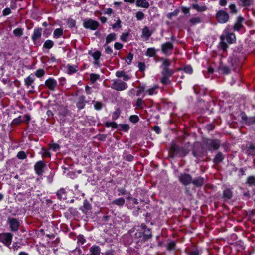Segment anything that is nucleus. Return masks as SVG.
<instances>
[{"label":"nucleus","mask_w":255,"mask_h":255,"mask_svg":"<svg viewBox=\"0 0 255 255\" xmlns=\"http://www.w3.org/2000/svg\"><path fill=\"white\" fill-rule=\"evenodd\" d=\"M224 159V156L223 154L221 152H218L215 158H214L213 161L214 162L217 164L220 162H221Z\"/></svg>","instance_id":"6ab92c4d"},{"label":"nucleus","mask_w":255,"mask_h":255,"mask_svg":"<svg viewBox=\"0 0 255 255\" xmlns=\"http://www.w3.org/2000/svg\"><path fill=\"white\" fill-rule=\"evenodd\" d=\"M115 48L117 50H120L123 47V45L121 43L116 42L114 45Z\"/></svg>","instance_id":"774afa93"},{"label":"nucleus","mask_w":255,"mask_h":255,"mask_svg":"<svg viewBox=\"0 0 255 255\" xmlns=\"http://www.w3.org/2000/svg\"><path fill=\"white\" fill-rule=\"evenodd\" d=\"M67 23L69 27L72 28L75 26L76 22L73 19H68Z\"/></svg>","instance_id":"49530a36"},{"label":"nucleus","mask_w":255,"mask_h":255,"mask_svg":"<svg viewBox=\"0 0 255 255\" xmlns=\"http://www.w3.org/2000/svg\"><path fill=\"white\" fill-rule=\"evenodd\" d=\"M246 183L250 186H255V177L249 176L247 179Z\"/></svg>","instance_id":"393cba45"},{"label":"nucleus","mask_w":255,"mask_h":255,"mask_svg":"<svg viewBox=\"0 0 255 255\" xmlns=\"http://www.w3.org/2000/svg\"><path fill=\"white\" fill-rule=\"evenodd\" d=\"M173 73V72L171 70H169L168 68H164V70L162 72V74L163 76H170Z\"/></svg>","instance_id":"72a5a7b5"},{"label":"nucleus","mask_w":255,"mask_h":255,"mask_svg":"<svg viewBox=\"0 0 255 255\" xmlns=\"http://www.w3.org/2000/svg\"><path fill=\"white\" fill-rule=\"evenodd\" d=\"M246 153L250 155H255V146L253 144L249 143L247 145Z\"/></svg>","instance_id":"4468645a"},{"label":"nucleus","mask_w":255,"mask_h":255,"mask_svg":"<svg viewBox=\"0 0 255 255\" xmlns=\"http://www.w3.org/2000/svg\"><path fill=\"white\" fill-rule=\"evenodd\" d=\"M136 17L137 20H141L144 17V14L141 11H138L136 13Z\"/></svg>","instance_id":"37998d69"},{"label":"nucleus","mask_w":255,"mask_h":255,"mask_svg":"<svg viewBox=\"0 0 255 255\" xmlns=\"http://www.w3.org/2000/svg\"><path fill=\"white\" fill-rule=\"evenodd\" d=\"M130 121L133 123H137L139 120V118L136 115H132L130 117Z\"/></svg>","instance_id":"c03bdc74"},{"label":"nucleus","mask_w":255,"mask_h":255,"mask_svg":"<svg viewBox=\"0 0 255 255\" xmlns=\"http://www.w3.org/2000/svg\"><path fill=\"white\" fill-rule=\"evenodd\" d=\"M45 166V164L42 161L38 162L35 165V170L38 175H40L43 172V168Z\"/></svg>","instance_id":"2eb2a0df"},{"label":"nucleus","mask_w":255,"mask_h":255,"mask_svg":"<svg viewBox=\"0 0 255 255\" xmlns=\"http://www.w3.org/2000/svg\"><path fill=\"white\" fill-rule=\"evenodd\" d=\"M184 71L187 73L191 74L192 73L193 70L190 66H187L184 68Z\"/></svg>","instance_id":"6e6d98bb"},{"label":"nucleus","mask_w":255,"mask_h":255,"mask_svg":"<svg viewBox=\"0 0 255 255\" xmlns=\"http://www.w3.org/2000/svg\"><path fill=\"white\" fill-rule=\"evenodd\" d=\"M217 21L220 23H225L229 19V15L227 12L224 10H220L217 12L216 15Z\"/></svg>","instance_id":"20e7f679"},{"label":"nucleus","mask_w":255,"mask_h":255,"mask_svg":"<svg viewBox=\"0 0 255 255\" xmlns=\"http://www.w3.org/2000/svg\"><path fill=\"white\" fill-rule=\"evenodd\" d=\"M204 179L203 177H199L196 179H192L191 183L196 187H201L204 184Z\"/></svg>","instance_id":"ddd939ff"},{"label":"nucleus","mask_w":255,"mask_h":255,"mask_svg":"<svg viewBox=\"0 0 255 255\" xmlns=\"http://www.w3.org/2000/svg\"><path fill=\"white\" fill-rule=\"evenodd\" d=\"M127 87V84L122 81H115L112 86V88L117 91L124 90Z\"/></svg>","instance_id":"6e6552de"},{"label":"nucleus","mask_w":255,"mask_h":255,"mask_svg":"<svg viewBox=\"0 0 255 255\" xmlns=\"http://www.w3.org/2000/svg\"><path fill=\"white\" fill-rule=\"evenodd\" d=\"M204 144L209 150H217L220 146V142L218 140L206 139L204 140Z\"/></svg>","instance_id":"f03ea898"},{"label":"nucleus","mask_w":255,"mask_h":255,"mask_svg":"<svg viewBox=\"0 0 255 255\" xmlns=\"http://www.w3.org/2000/svg\"><path fill=\"white\" fill-rule=\"evenodd\" d=\"M170 65V62L169 60L166 59L164 61L163 63V66H164V68H168Z\"/></svg>","instance_id":"69168bd1"},{"label":"nucleus","mask_w":255,"mask_h":255,"mask_svg":"<svg viewBox=\"0 0 255 255\" xmlns=\"http://www.w3.org/2000/svg\"><path fill=\"white\" fill-rule=\"evenodd\" d=\"M243 21V18L242 17H238L237 18L236 23L235 24L233 27L235 30L239 31L242 28L243 25L242 22Z\"/></svg>","instance_id":"dca6fc26"},{"label":"nucleus","mask_w":255,"mask_h":255,"mask_svg":"<svg viewBox=\"0 0 255 255\" xmlns=\"http://www.w3.org/2000/svg\"><path fill=\"white\" fill-rule=\"evenodd\" d=\"M155 49L154 48H148L146 51V55L149 57L153 56L155 54Z\"/></svg>","instance_id":"c9c22d12"},{"label":"nucleus","mask_w":255,"mask_h":255,"mask_svg":"<svg viewBox=\"0 0 255 255\" xmlns=\"http://www.w3.org/2000/svg\"><path fill=\"white\" fill-rule=\"evenodd\" d=\"M12 235L11 233H4L0 235V240L6 246L11 243Z\"/></svg>","instance_id":"0eeeda50"},{"label":"nucleus","mask_w":255,"mask_h":255,"mask_svg":"<svg viewBox=\"0 0 255 255\" xmlns=\"http://www.w3.org/2000/svg\"><path fill=\"white\" fill-rule=\"evenodd\" d=\"M102 104L100 102H96L94 105L95 109L99 110H100L102 108Z\"/></svg>","instance_id":"e2e57ef3"},{"label":"nucleus","mask_w":255,"mask_h":255,"mask_svg":"<svg viewBox=\"0 0 255 255\" xmlns=\"http://www.w3.org/2000/svg\"><path fill=\"white\" fill-rule=\"evenodd\" d=\"M120 126L121 128L125 131H128L129 129V127L128 124H121Z\"/></svg>","instance_id":"5fc2aeb1"},{"label":"nucleus","mask_w":255,"mask_h":255,"mask_svg":"<svg viewBox=\"0 0 255 255\" xmlns=\"http://www.w3.org/2000/svg\"><path fill=\"white\" fill-rule=\"evenodd\" d=\"M178 179L180 182L185 186L189 185L192 181V178L189 174H181L178 176Z\"/></svg>","instance_id":"423d86ee"},{"label":"nucleus","mask_w":255,"mask_h":255,"mask_svg":"<svg viewBox=\"0 0 255 255\" xmlns=\"http://www.w3.org/2000/svg\"><path fill=\"white\" fill-rule=\"evenodd\" d=\"M223 197L228 199H231L232 197V192L228 189H226L224 191Z\"/></svg>","instance_id":"cd10ccee"},{"label":"nucleus","mask_w":255,"mask_h":255,"mask_svg":"<svg viewBox=\"0 0 255 255\" xmlns=\"http://www.w3.org/2000/svg\"><path fill=\"white\" fill-rule=\"evenodd\" d=\"M132 58L133 54H132L131 53H129L127 57V62L128 63V64H130L131 63Z\"/></svg>","instance_id":"13d9d810"},{"label":"nucleus","mask_w":255,"mask_h":255,"mask_svg":"<svg viewBox=\"0 0 255 255\" xmlns=\"http://www.w3.org/2000/svg\"><path fill=\"white\" fill-rule=\"evenodd\" d=\"M8 220L11 230L13 231H17L19 227V222L15 218H9Z\"/></svg>","instance_id":"1a4fd4ad"},{"label":"nucleus","mask_w":255,"mask_h":255,"mask_svg":"<svg viewBox=\"0 0 255 255\" xmlns=\"http://www.w3.org/2000/svg\"><path fill=\"white\" fill-rule=\"evenodd\" d=\"M54 36L56 38H58L62 36L63 34V30L61 28H58L54 31Z\"/></svg>","instance_id":"473e14b6"},{"label":"nucleus","mask_w":255,"mask_h":255,"mask_svg":"<svg viewBox=\"0 0 255 255\" xmlns=\"http://www.w3.org/2000/svg\"><path fill=\"white\" fill-rule=\"evenodd\" d=\"M99 23L92 19H86L83 22V26L86 29L96 30L99 26Z\"/></svg>","instance_id":"39448f33"},{"label":"nucleus","mask_w":255,"mask_h":255,"mask_svg":"<svg viewBox=\"0 0 255 255\" xmlns=\"http://www.w3.org/2000/svg\"><path fill=\"white\" fill-rule=\"evenodd\" d=\"M50 148L53 151H55L60 148V146L56 143H53L50 145Z\"/></svg>","instance_id":"de8ad7c7"},{"label":"nucleus","mask_w":255,"mask_h":255,"mask_svg":"<svg viewBox=\"0 0 255 255\" xmlns=\"http://www.w3.org/2000/svg\"><path fill=\"white\" fill-rule=\"evenodd\" d=\"M42 35V29L35 28L34 30L33 34L32 36V39L34 42L38 40Z\"/></svg>","instance_id":"f8f14e48"},{"label":"nucleus","mask_w":255,"mask_h":255,"mask_svg":"<svg viewBox=\"0 0 255 255\" xmlns=\"http://www.w3.org/2000/svg\"><path fill=\"white\" fill-rule=\"evenodd\" d=\"M34 81V79L30 76H28L25 80V84L27 86H30Z\"/></svg>","instance_id":"58836bf2"},{"label":"nucleus","mask_w":255,"mask_h":255,"mask_svg":"<svg viewBox=\"0 0 255 255\" xmlns=\"http://www.w3.org/2000/svg\"><path fill=\"white\" fill-rule=\"evenodd\" d=\"M53 44L54 43L53 41L50 40H47L44 44V47L47 49H50L53 47Z\"/></svg>","instance_id":"f704fd0d"},{"label":"nucleus","mask_w":255,"mask_h":255,"mask_svg":"<svg viewBox=\"0 0 255 255\" xmlns=\"http://www.w3.org/2000/svg\"><path fill=\"white\" fill-rule=\"evenodd\" d=\"M152 32L150 31L148 27L145 26L142 31V37H145L146 40L148 39L149 37L151 35Z\"/></svg>","instance_id":"a211bd4d"},{"label":"nucleus","mask_w":255,"mask_h":255,"mask_svg":"<svg viewBox=\"0 0 255 255\" xmlns=\"http://www.w3.org/2000/svg\"><path fill=\"white\" fill-rule=\"evenodd\" d=\"M42 155L45 157H50L51 156L50 153L44 148H42Z\"/></svg>","instance_id":"8fccbe9b"},{"label":"nucleus","mask_w":255,"mask_h":255,"mask_svg":"<svg viewBox=\"0 0 255 255\" xmlns=\"http://www.w3.org/2000/svg\"><path fill=\"white\" fill-rule=\"evenodd\" d=\"M191 23L193 24H195L197 23H199L200 22V19L199 17H194L191 18L190 20Z\"/></svg>","instance_id":"4d7b16f0"},{"label":"nucleus","mask_w":255,"mask_h":255,"mask_svg":"<svg viewBox=\"0 0 255 255\" xmlns=\"http://www.w3.org/2000/svg\"><path fill=\"white\" fill-rule=\"evenodd\" d=\"M192 154L197 158L203 156L204 154L203 148L199 143L196 142L194 144Z\"/></svg>","instance_id":"7ed1b4c3"},{"label":"nucleus","mask_w":255,"mask_h":255,"mask_svg":"<svg viewBox=\"0 0 255 255\" xmlns=\"http://www.w3.org/2000/svg\"><path fill=\"white\" fill-rule=\"evenodd\" d=\"M100 56H101V53L99 51L95 52L93 54V57L96 60H98L100 58Z\"/></svg>","instance_id":"864d4df0"},{"label":"nucleus","mask_w":255,"mask_h":255,"mask_svg":"<svg viewBox=\"0 0 255 255\" xmlns=\"http://www.w3.org/2000/svg\"><path fill=\"white\" fill-rule=\"evenodd\" d=\"M45 85L50 90H54L57 85V82L54 79L49 78L46 81Z\"/></svg>","instance_id":"9b49d317"},{"label":"nucleus","mask_w":255,"mask_h":255,"mask_svg":"<svg viewBox=\"0 0 255 255\" xmlns=\"http://www.w3.org/2000/svg\"><path fill=\"white\" fill-rule=\"evenodd\" d=\"M67 72L69 74H71L72 73H75L78 71L77 67L75 65L71 66L70 65H68L67 66Z\"/></svg>","instance_id":"4be33fe9"},{"label":"nucleus","mask_w":255,"mask_h":255,"mask_svg":"<svg viewBox=\"0 0 255 255\" xmlns=\"http://www.w3.org/2000/svg\"><path fill=\"white\" fill-rule=\"evenodd\" d=\"M120 114V111L118 109L116 110L113 114V116H112L113 119H117L119 117Z\"/></svg>","instance_id":"bf43d9fd"},{"label":"nucleus","mask_w":255,"mask_h":255,"mask_svg":"<svg viewBox=\"0 0 255 255\" xmlns=\"http://www.w3.org/2000/svg\"><path fill=\"white\" fill-rule=\"evenodd\" d=\"M241 118L242 120L245 122V123L248 124V125H253V123H250V119H252V117H248L245 115L244 113L241 114Z\"/></svg>","instance_id":"bb28decb"},{"label":"nucleus","mask_w":255,"mask_h":255,"mask_svg":"<svg viewBox=\"0 0 255 255\" xmlns=\"http://www.w3.org/2000/svg\"><path fill=\"white\" fill-rule=\"evenodd\" d=\"M99 77L100 76L98 74L93 73L90 74V80L92 83H94Z\"/></svg>","instance_id":"4c0bfd02"},{"label":"nucleus","mask_w":255,"mask_h":255,"mask_svg":"<svg viewBox=\"0 0 255 255\" xmlns=\"http://www.w3.org/2000/svg\"><path fill=\"white\" fill-rule=\"evenodd\" d=\"M218 70L221 71L223 74H228L230 72V69L227 66L221 65L218 67Z\"/></svg>","instance_id":"5701e85b"},{"label":"nucleus","mask_w":255,"mask_h":255,"mask_svg":"<svg viewBox=\"0 0 255 255\" xmlns=\"http://www.w3.org/2000/svg\"><path fill=\"white\" fill-rule=\"evenodd\" d=\"M90 251L93 255H100L101 250L99 246L94 245L90 248Z\"/></svg>","instance_id":"aec40b11"},{"label":"nucleus","mask_w":255,"mask_h":255,"mask_svg":"<svg viewBox=\"0 0 255 255\" xmlns=\"http://www.w3.org/2000/svg\"><path fill=\"white\" fill-rule=\"evenodd\" d=\"M191 146L188 143L184 147H180L175 143L171 145V150L174 155H179L180 156H184L189 152Z\"/></svg>","instance_id":"f257e3e1"},{"label":"nucleus","mask_w":255,"mask_h":255,"mask_svg":"<svg viewBox=\"0 0 255 255\" xmlns=\"http://www.w3.org/2000/svg\"><path fill=\"white\" fill-rule=\"evenodd\" d=\"M235 36L233 33H230L227 35L226 40L230 43H232L235 41Z\"/></svg>","instance_id":"c756f323"},{"label":"nucleus","mask_w":255,"mask_h":255,"mask_svg":"<svg viewBox=\"0 0 255 255\" xmlns=\"http://www.w3.org/2000/svg\"><path fill=\"white\" fill-rule=\"evenodd\" d=\"M173 46L171 42H166L162 45V50L164 53L167 54L169 51H171Z\"/></svg>","instance_id":"9d476101"},{"label":"nucleus","mask_w":255,"mask_h":255,"mask_svg":"<svg viewBox=\"0 0 255 255\" xmlns=\"http://www.w3.org/2000/svg\"><path fill=\"white\" fill-rule=\"evenodd\" d=\"M192 7L197 10L198 11L202 12L204 11L206 9V7L205 6H199L198 4H193Z\"/></svg>","instance_id":"7c9ffc66"},{"label":"nucleus","mask_w":255,"mask_h":255,"mask_svg":"<svg viewBox=\"0 0 255 255\" xmlns=\"http://www.w3.org/2000/svg\"><path fill=\"white\" fill-rule=\"evenodd\" d=\"M136 6L143 8H147L149 6V4L146 0H137L136 2Z\"/></svg>","instance_id":"f3484780"},{"label":"nucleus","mask_w":255,"mask_h":255,"mask_svg":"<svg viewBox=\"0 0 255 255\" xmlns=\"http://www.w3.org/2000/svg\"><path fill=\"white\" fill-rule=\"evenodd\" d=\"M13 34L16 37H20L23 35V30L21 28H16L13 30Z\"/></svg>","instance_id":"2f4dec72"},{"label":"nucleus","mask_w":255,"mask_h":255,"mask_svg":"<svg viewBox=\"0 0 255 255\" xmlns=\"http://www.w3.org/2000/svg\"><path fill=\"white\" fill-rule=\"evenodd\" d=\"M175 243L174 242L172 241L168 244L167 249L168 250H171L174 249Z\"/></svg>","instance_id":"09e8293b"},{"label":"nucleus","mask_w":255,"mask_h":255,"mask_svg":"<svg viewBox=\"0 0 255 255\" xmlns=\"http://www.w3.org/2000/svg\"><path fill=\"white\" fill-rule=\"evenodd\" d=\"M116 35L115 33L109 34L106 37V44L116 39Z\"/></svg>","instance_id":"c85d7f7f"},{"label":"nucleus","mask_w":255,"mask_h":255,"mask_svg":"<svg viewBox=\"0 0 255 255\" xmlns=\"http://www.w3.org/2000/svg\"><path fill=\"white\" fill-rule=\"evenodd\" d=\"M44 70L42 69L37 70L35 72V75L38 77H41L44 75Z\"/></svg>","instance_id":"ea45409f"},{"label":"nucleus","mask_w":255,"mask_h":255,"mask_svg":"<svg viewBox=\"0 0 255 255\" xmlns=\"http://www.w3.org/2000/svg\"><path fill=\"white\" fill-rule=\"evenodd\" d=\"M152 237V235L149 230L145 231L144 235V238L145 240H147L150 239Z\"/></svg>","instance_id":"a18cd8bd"},{"label":"nucleus","mask_w":255,"mask_h":255,"mask_svg":"<svg viewBox=\"0 0 255 255\" xmlns=\"http://www.w3.org/2000/svg\"><path fill=\"white\" fill-rule=\"evenodd\" d=\"M144 91V87H140L138 88V90L137 91L136 95L137 96H139L142 92H143Z\"/></svg>","instance_id":"338daca9"},{"label":"nucleus","mask_w":255,"mask_h":255,"mask_svg":"<svg viewBox=\"0 0 255 255\" xmlns=\"http://www.w3.org/2000/svg\"><path fill=\"white\" fill-rule=\"evenodd\" d=\"M77 107L79 109H83L85 106V97L83 96L79 98L78 102L77 104Z\"/></svg>","instance_id":"412c9836"},{"label":"nucleus","mask_w":255,"mask_h":255,"mask_svg":"<svg viewBox=\"0 0 255 255\" xmlns=\"http://www.w3.org/2000/svg\"><path fill=\"white\" fill-rule=\"evenodd\" d=\"M161 82L164 84H167L169 83L168 76H163L161 80Z\"/></svg>","instance_id":"603ef678"},{"label":"nucleus","mask_w":255,"mask_h":255,"mask_svg":"<svg viewBox=\"0 0 255 255\" xmlns=\"http://www.w3.org/2000/svg\"><path fill=\"white\" fill-rule=\"evenodd\" d=\"M158 88L157 86H155L152 88H150L147 90V92L150 95H152L154 93V91Z\"/></svg>","instance_id":"3c124183"},{"label":"nucleus","mask_w":255,"mask_h":255,"mask_svg":"<svg viewBox=\"0 0 255 255\" xmlns=\"http://www.w3.org/2000/svg\"><path fill=\"white\" fill-rule=\"evenodd\" d=\"M11 13V9L9 8H6L3 10V15L7 16Z\"/></svg>","instance_id":"0e129e2a"},{"label":"nucleus","mask_w":255,"mask_h":255,"mask_svg":"<svg viewBox=\"0 0 255 255\" xmlns=\"http://www.w3.org/2000/svg\"><path fill=\"white\" fill-rule=\"evenodd\" d=\"M179 12V10L176 9L173 12L168 13L167 14V17L169 19H171L172 17L173 16H177Z\"/></svg>","instance_id":"e433bc0d"},{"label":"nucleus","mask_w":255,"mask_h":255,"mask_svg":"<svg viewBox=\"0 0 255 255\" xmlns=\"http://www.w3.org/2000/svg\"><path fill=\"white\" fill-rule=\"evenodd\" d=\"M112 203L119 206H121L125 204V199L123 198H120L113 201Z\"/></svg>","instance_id":"b1692460"},{"label":"nucleus","mask_w":255,"mask_h":255,"mask_svg":"<svg viewBox=\"0 0 255 255\" xmlns=\"http://www.w3.org/2000/svg\"><path fill=\"white\" fill-rule=\"evenodd\" d=\"M91 208V205L89 203V202L85 200L84 202V205L83 206V211L84 213H87V212Z\"/></svg>","instance_id":"a878e982"},{"label":"nucleus","mask_w":255,"mask_h":255,"mask_svg":"<svg viewBox=\"0 0 255 255\" xmlns=\"http://www.w3.org/2000/svg\"><path fill=\"white\" fill-rule=\"evenodd\" d=\"M106 125L107 127H111L113 128H116L117 127V124L115 122H110L106 123Z\"/></svg>","instance_id":"052dcab7"},{"label":"nucleus","mask_w":255,"mask_h":255,"mask_svg":"<svg viewBox=\"0 0 255 255\" xmlns=\"http://www.w3.org/2000/svg\"><path fill=\"white\" fill-rule=\"evenodd\" d=\"M243 6H248L252 3V0H240Z\"/></svg>","instance_id":"a19ab883"},{"label":"nucleus","mask_w":255,"mask_h":255,"mask_svg":"<svg viewBox=\"0 0 255 255\" xmlns=\"http://www.w3.org/2000/svg\"><path fill=\"white\" fill-rule=\"evenodd\" d=\"M17 157L20 159H24L26 158V155L24 151H20L18 153Z\"/></svg>","instance_id":"79ce46f5"},{"label":"nucleus","mask_w":255,"mask_h":255,"mask_svg":"<svg viewBox=\"0 0 255 255\" xmlns=\"http://www.w3.org/2000/svg\"><path fill=\"white\" fill-rule=\"evenodd\" d=\"M229 8L231 10V13H236L237 12L236 8V6L235 4H231L229 6Z\"/></svg>","instance_id":"680f3d73"}]
</instances>
